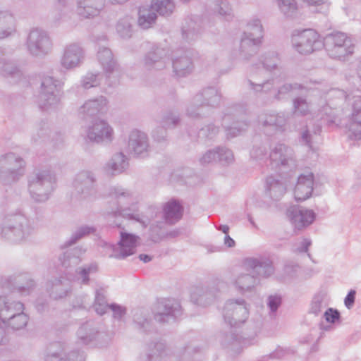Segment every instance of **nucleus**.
I'll return each mask as SVG.
<instances>
[{
  "mask_svg": "<svg viewBox=\"0 0 361 361\" xmlns=\"http://www.w3.org/2000/svg\"><path fill=\"white\" fill-rule=\"evenodd\" d=\"M245 269L236 274L230 283L241 293L251 291L258 283L255 274L268 277L274 273L271 261L268 258H250L245 262Z\"/></svg>",
  "mask_w": 361,
  "mask_h": 361,
  "instance_id": "obj_1",
  "label": "nucleus"
},
{
  "mask_svg": "<svg viewBox=\"0 0 361 361\" xmlns=\"http://www.w3.org/2000/svg\"><path fill=\"white\" fill-rule=\"evenodd\" d=\"M264 30L262 20L257 16H252L247 20L239 46V57L243 61H249L262 44Z\"/></svg>",
  "mask_w": 361,
  "mask_h": 361,
  "instance_id": "obj_2",
  "label": "nucleus"
},
{
  "mask_svg": "<svg viewBox=\"0 0 361 361\" xmlns=\"http://www.w3.org/2000/svg\"><path fill=\"white\" fill-rule=\"evenodd\" d=\"M109 197L116 201L117 207L113 211L115 216H122L135 220L146 226L149 222L141 216L137 209V197L136 195L121 186H113L109 189Z\"/></svg>",
  "mask_w": 361,
  "mask_h": 361,
  "instance_id": "obj_3",
  "label": "nucleus"
},
{
  "mask_svg": "<svg viewBox=\"0 0 361 361\" xmlns=\"http://www.w3.org/2000/svg\"><path fill=\"white\" fill-rule=\"evenodd\" d=\"M34 233L35 227L30 221L20 213L9 214L1 228V236L14 243L26 241Z\"/></svg>",
  "mask_w": 361,
  "mask_h": 361,
  "instance_id": "obj_4",
  "label": "nucleus"
},
{
  "mask_svg": "<svg viewBox=\"0 0 361 361\" xmlns=\"http://www.w3.org/2000/svg\"><path fill=\"white\" fill-rule=\"evenodd\" d=\"M25 161L16 153L1 155L0 182L5 185L18 182L25 174Z\"/></svg>",
  "mask_w": 361,
  "mask_h": 361,
  "instance_id": "obj_5",
  "label": "nucleus"
},
{
  "mask_svg": "<svg viewBox=\"0 0 361 361\" xmlns=\"http://www.w3.org/2000/svg\"><path fill=\"white\" fill-rule=\"evenodd\" d=\"M55 187V175L49 170L38 171L29 180V192L31 197L37 202L47 201Z\"/></svg>",
  "mask_w": 361,
  "mask_h": 361,
  "instance_id": "obj_6",
  "label": "nucleus"
},
{
  "mask_svg": "<svg viewBox=\"0 0 361 361\" xmlns=\"http://www.w3.org/2000/svg\"><path fill=\"white\" fill-rule=\"evenodd\" d=\"M63 82L51 76H44L41 82V90L39 94V106L45 111L56 108L63 94Z\"/></svg>",
  "mask_w": 361,
  "mask_h": 361,
  "instance_id": "obj_7",
  "label": "nucleus"
},
{
  "mask_svg": "<svg viewBox=\"0 0 361 361\" xmlns=\"http://www.w3.org/2000/svg\"><path fill=\"white\" fill-rule=\"evenodd\" d=\"M328 101L321 99L318 103L317 117L327 123H334L338 116L340 110L337 106L351 97V93L346 94L338 89H333L327 93Z\"/></svg>",
  "mask_w": 361,
  "mask_h": 361,
  "instance_id": "obj_8",
  "label": "nucleus"
},
{
  "mask_svg": "<svg viewBox=\"0 0 361 361\" xmlns=\"http://www.w3.org/2000/svg\"><path fill=\"white\" fill-rule=\"evenodd\" d=\"M322 41L331 58L342 60L354 52L355 46L352 39L343 32L330 33Z\"/></svg>",
  "mask_w": 361,
  "mask_h": 361,
  "instance_id": "obj_9",
  "label": "nucleus"
},
{
  "mask_svg": "<svg viewBox=\"0 0 361 361\" xmlns=\"http://www.w3.org/2000/svg\"><path fill=\"white\" fill-rule=\"evenodd\" d=\"M25 47L31 56L42 59L51 52L53 42L47 31L34 28L27 37Z\"/></svg>",
  "mask_w": 361,
  "mask_h": 361,
  "instance_id": "obj_10",
  "label": "nucleus"
},
{
  "mask_svg": "<svg viewBox=\"0 0 361 361\" xmlns=\"http://www.w3.org/2000/svg\"><path fill=\"white\" fill-rule=\"evenodd\" d=\"M293 49L300 54H310L324 47L319 34L312 29L295 32L291 37Z\"/></svg>",
  "mask_w": 361,
  "mask_h": 361,
  "instance_id": "obj_11",
  "label": "nucleus"
},
{
  "mask_svg": "<svg viewBox=\"0 0 361 361\" xmlns=\"http://www.w3.org/2000/svg\"><path fill=\"white\" fill-rule=\"evenodd\" d=\"M221 96L214 87L204 89L197 94L187 109V115L196 118L204 114L205 106H216L220 104Z\"/></svg>",
  "mask_w": 361,
  "mask_h": 361,
  "instance_id": "obj_12",
  "label": "nucleus"
},
{
  "mask_svg": "<svg viewBox=\"0 0 361 361\" xmlns=\"http://www.w3.org/2000/svg\"><path fill=\"white\" fill-rule=\"evenodd\" d=\"M97 193V179L93 172L82 171L78 173L72 183L71 195L78 200L94 196Z\"/></svg>",
  "mask_w": 361,
  "mask_h": 361,
  "instance_id": "obj_13",
  "label": "nucleus"
},
{
  "mask_svg": "<svg viewBox=\"0 0 361 361\" xmlns=\"http://www.w3.org/2000/svg\"><path fill=\"white\" fill-rule=\"evenodd\" d=\"M249 310L243 299L228 300L223 309V317L231 326H238L248 318Z\"/></svg>",
  "mask_w": 361,
  "mask_h": 361,
  "instance_id": "obj_14",
  "label": "nucleus"
},
{
  "mask_svg": "<svg viewBox=\"0 0 361 361\" xmlns=\"http://www.w3.org/2000/svg\"><path fill=\"white\" fill-rule=\"evenodd\" d=\"M97 59L105 73L108 85L118 84L122 75V71L114 59L111 50L107 47H100L97 52Z\"/></svg>",
  "mask_w": 361,
  "mask_h": 361,
  "instance_id": "obj_15",
  "label": "nucleus"
},
{
  "mask_svg": "<svg viewBox=\"0 0 361 361\" xmlns=\"http://www.w3.org/2000/svg\"><path fill=\"white\" fill-rule=\"evenodd\" d=\"M269 165L273 169L278 168L293 169L296 161L293 149L283 143H277L273 146L269 154Z\"/></svg>",
  "mask_w": 361,
  "mask_h": 361,
  "instance_id": "obj_16",
  "label": "nucleus"
},
{
  "mask_svg": "<svg viewBox=\"0 0 361 361\" xmlns=\"http://www.w3.org/2000/svg\"><path fill=\"white\" fill-rule=\"evenodd\" d=\"M85 59V51L80 43L71 42L66 44L60 58V66L66 71L79 68Z\"/></svg>",
  "mask_w": 361,
  "mask_h": 361,
  "instance_id": "obj_17",
  "label": "nucleus"
},
{
  "mask_svg": "<svg viewBox=\"0 0 361 361\" xmlns=\"http://www.w3.org/2000/svg\"><path fill=\"white\" fill-rule=\"evenodd\" d=\"M86 137L96 143L111 142L114 137V130L105 120H95L85 130Z\"/></svg>",
  "mask_w": 361,
  "mask_h": 361,
  "instance_id": "obj_18",
  "label": "nucleus"
},
{
  "mask_svg": "<svg viewBox=\"0 0 361 361\" xmlns=\"http://www.w3.org/2000/svg\"><path fill=\"white\" fill-rule=\"evenodd\" d=\"M286 216L295 230L302 231L310 226L316 219L312 209L293 206L286 212Z\"/></svg>",
  "mask_w": 361,
  "mask_h": 361,
  "instance_id": "obj_19",
  "label": "nucleus"
},
{
  "mask_svg": "<svg viewBox=\"0 0 361 361\" xmlns=\"http://www.w3.org/2000/svg\"><path fill=\"white\" fill-rule=\"evenodd\" d=\"M258 68L254 65H251L247 69L248 82L252 90L256 92H266L271 93L273 97L274 86L278 83V80L272 78L271 80H267L260 81L261 79L264 78L266 73L263 69L257 71Z\"/></svg>",
  "mask_w": 361,
  "mask_h": 361,
  "instance_id": "obj_20",
  "label": "nucleus"
},
{
  "mask_svg": "<svg viewBox=\"0 0 361 361\" xmlns=\"http://www.w3.org/2000/svg\"><path fill=\"white\" fill-rule=\"evenodd\" d=\"M128 150L136 157L144 158L148 156L150 145L147 135L140 130H132L128 137Z\"/></svg>",
  "mask_w": 361,
  "mask_h": 361,
  "instance_id": "obj_21",
  "label": "nucleus"
},
{
  "mask_svg": "<svg viewBox=\"0 0 361 361\" xmlns=\"http://www.w3.org/2000/svg\"><path fill=\"white\" fill-rule=\"evenodd\" d=\"M120 241L113 247V252L111 257L116 259H124L133 255L139 245V237L135 234L121 231Z\"/></svg>",
  "mask_w": 361,
  "mask_h": 361,
  "instance_id": "obj_22",
  "label": "nucleus"
},
{
  "mask_svg": "<svg viewBox=\"0 0 361 361\" xmlns=\"http://www.w3.org/2000/svg\"><path fill=\"white\" fill-rule=\"evenodd\" d=\"M180 305L173 300L162 299L155 308L154 319L159 322H168L180 315Z\"/></svg>",
  "mask_w": 361,
  "mask_h": 361,
  "instance_id": "obj_23",
  "label": "nucleus"
},
{
  "mask_svg": "<svg viewBox=\"0 0 361 361\" xmlns=\"http://www.w3.org/2000/svg\"><path fill=\"white\" fill-rule=\"evenodd\" d=\"M45 361H85L82 353L71 351L67 353L60 343L51 345L45 355Z\"/></svg>",
  "mask_w": 361,
  "mask_h": 361,
  "instance_id": "obj_24",
  "label": "nucleus"
},
{
  "mask_svg": "<svg viewBox=\"0 0 361 361\" xmlns=\"http://www.w3.org/2000/svg\"><path fill=\"white\" fill-rule=\"evenodd\" d=\"M287 119L283 114L264 113L259 116V123L267 134L284 130Z\"/></svg>",
  "mask_w": 361,
  "mask_h": 361,
  "instance_id": "obj_25",
  "label": "nucleus"
},
{
  "mask_svg": "<svg viewBox=\"0 0 361 361\" xmlns=\"http://www.w3.org/2000/svg\"><path fill=\"white\" fill-rule=\"evenodd\" d=\"M192 56L193 51L190 49L176 53L173 59V68L178 77H184L192 73L194 68Z\"/></svg>",
  "mask_w": 361,
  "mask_h": 361,
  "instance_id": "obj_26",
  "label": "nucleus"
},
{
  "mask_svg": "<svg viewBox=\"0 0 361 361\" xmlns=\"http://www.w3.org/2000/svg\"><path fill=\"white\" fill-rule=\"evenodd\" d=\"M314 175L306 172L299 176L294 189V197L297 201H304L311 197L313 191Z\"/></svg>",
  "mask_w": 361,
  "mask_h": 361,
  "instance_id": "obj_27",
  "label": "nucleus"
},
{
  "mask_svg": "<svg viewBox=\"0 0 361 361\" xmlns=\"http://www.w3.org/2000/svg\"><path fill=\"white\" fill-rule=\"evenodd\" d=\"M24 312V305L20 302L11 300L7 297H0V319L4 324L17 316V314Z\"/></svg>",
  "mask_w": 361,
  "mask_h": 361,
  "instance_id": "obj_28",
  "label": "nucleus"
},
{
  "mask_svg": "<svg viewBox=\"0 0 361 361\" xmlns=\"http://www.w3.org/2000/svg\"><path fill=\"white\" fill-rule=\"evenodd\" d=\"M104 6V0H77L76 13L82 18L97 16Z\"/></svg>",
  "mask_w": 361,
  "mask_h": 361,
  "instance_id": "obj_29",
  "label": "nucleus"
},
{
  "mask_svg": "<svg viewBox=\"0 0 361 361\" xmlns=\"http://www.w3.org/2000/svg\"><path fill=\"white\" fill-rule=\"evenodd\" d=\"M169 63L168 51L164 49H157L149 53L144 59V66L147 70H161Z\"/></svg>",
  "mask_w": 361,
  "mask_h": 361,
  "instance_id": "obj_30",
  "label": "nucleus"
},
{
  "mask_svg": "<svg viewBox=\"0 0 361 361\" xmlns=\"http://www.w3.org/2000/svg\"><path fill=\"white\" fill-rule=\"evenodd\" d=\"M217 293V289L214 286L195 288L191 293V300L194 303L204 307L216 300Z\"/></svg>",
  "mask_w": 361,
  "mask_h": 361,
  "instance_id": "obj_31",
  "label": "nucleus"
},
{
  "mask_svg": "<svg viewBox=\"0 0 361 361\" xmlns=\"http://www.w3.org/2000/svg\"><path fill=\"white\" fill-rule=\"evenodd\" d=\"M128 159L122 152L114 154L104 164L103 169L106 173L118 175L125 171L128 167Z\"/></svg>",
  "mask_w": 361,
  "mask_h": 361,
  "instance_id": "obj_32",
  "label": "nucleus"
},
{
  "mask_svg": "<svg viewBox=\"0 0 361 361\" xmlns=\"http://www.w3.org/2000/svg\"><path fill=\"white\" fill-rule=\"evenodd\" d=\"M107 99L105 97L99 96L93 99L86 101L79 109V114L85 116H91L103 113L107 108Z\"/></svg>",
  "mask_w": 361,
  "mask_h": 361,
  "instance_id": "obj_33",
  "label": "nucleus"
},
{
  "mask_svg": "<svg viewBox=\"0 0 361 361\" xmlns=\"http://www.w3.org/2000/svg\"><path fill=\"white\" fill-rule=\"evenodd\" d=\"M219 154H225L226 158H221V161L228 162L232 160L233 152L226 147L219 146L206 151L200 158L199 161L202 165L217 162V157Z\"/></svg>",
  "mask_w": 361,
  "mask_h": 361,
  "instance_id": "obj_34",
  "label": "nucleus"
},
{
  "mask_svg": "<svg viewBox=\"0 0 361 361\" xmlns=\"http://www.w3.org/2000/svg\"><path fill=\"white\" fill-rule=\"evenodd\" d=\"M183 209L180 204L171 200L163 206L164 218L166 223L173 224L178 221L183 216Z\"/></svg>",
  "mask_w": 361,
  "mask_h": 361,
  "instance_id": "obj_35",
  "label": "nucleus"
},
{
  "mask_svg": "<svg viewBox=\"0 0 361 361\" xmlns=\"http://www.w3.org/2000/svg\"><path fill=\"white\" fill-rule=\"evenodd\" d=\"M280 59L279 54L274 51H268L263 53L258 62L253 63L251 65L255 66L258 68L257 70L263 69L264 73L268 71L276 70L279 63Z\"/></svg>",
  "mask_w": 361,
  "mask_h": 361,
  "instance_id": "obj_36",
  "label": "nucleus"
},
{
  "mask_svg": "<svg viewBox=\"0 0 361 361\" xmlns=\"http://www.w3.org/2000/svg\"><path fill=\"white\" fill-rule=\"evenodd\" d=\"M286 187L283 182L273 176H269L266 180V194L274 201L281 199L286 193Z\"/></svg>",
  "mask_w": 361,
  "mask_h": 361,
  "instance_id": "obj_37",
  "label": "nucleus"
},
{
  "mask_svg": "<svg viewBox=\"0 0 361 361\" xmlns=\"http://www.w3.org/2000/svg\"><path fill=\"white\" fill-rule=\"evenodd\" d=\"M157 16L152 6H142L138 11L137 25L144 30L152 27L156 23Z\"/></svg>",
  "mask_w": 361,
  "mask_h": 361,
  "instance_id": "obj_38",
  "label": "nucleus"
},
{
  "mask_svg": "<svg viewBox=\"0 0 361 361\" xmlns=\"http://www.w3.org/2000/svg\"><path fill=\"white\" fill-rule=\"evenodd\" d=\"M15 31L14 16L8 11H0V39L9 37Z\"/></svg>",
  "mask_w": 361,
  "mask_h": 361,
  "instance_id": "obj_39",
  "label": "nucleus"
},
{
  "mask_svg": "<svg viewBox=\"0 0 361 361\" xmlns=\"http://www.w3.org/2000/svg\"><path fill=\"white\" fill-rule=\"evenodd\" d=\"M85 252V250L82 247H75L67 250L63 255L59 257V261L63 267L66 268L75 267L82 261V255Z\"/></svg>",
  "mask_w": 361,
  "mask_h": 361,
  "instance_id": "obj_40",
  "label": "nucleus"
},
{
  "mask_svg": "<svg viewBox=\"0 0 361 361\" xmlns=\"http://www.w3.org/2000/svg\"><path fill=\"white\" fill-rule=\"evenodd\" d=\"M50 295L55 299L66 296L70 290V281L64 278L51 281Z\"/></svg>",
  "mask_w": 361,
  "mask_h": 361,
  "instance_id": "obj_41",
  "label": "nucleus"
},
{
  "mask_svg": "<svg viewBox=\"0 0 361 361\" xmlns=\"http://www.w3.org/2000/svg\"><path fill=\"white\" fill-rule=\"evenodd\" d=\"M280 13L286 18H293L298 13L297 0H276Z\"/></svg>",
  "mask_w": 361,
  "mask_h": 361,
  "instance_id": "obj_42",
  "label": "nucleus"
},
{
  "mask_svg": "<svg viewBox=\"0 0 361 361\" xmlns=\"http://www.w3.org/2000/svg\"><path fill=\"white\" fill-rule=\"evenodd\" d=\"M101 336L102 334L91 327L89 324L82 325L78 331V339L84 344H90Z\"/></svg>",
  "mask_w": 361,
  "mask_h": 361,
  "instance_id": "obj_43",
  "label": "nucleus"
},
{
  "mask_svg": "<svg viewBox=\"0 0 361 361\" xmlns=\"http://www.w3.org/2000/svg\"><path fill=\"white\" fill-rule=\"evenodd\" d=\"M167 353L164 343L158 342L149 345L147 354V361H163Z\"/></svg>",
  "mask_w": 361,
  "mask_h": 361,
  "instance_id": "obj_44",
  "label": "nucleus"
},
{
  "mask_svg": "<svg viewBox=\"0 0 361 361\" xmlns=\"http://www.w3.org/2000/svg\"><path fill=\"white\" fill-rule=\"evenodd\" d=\"M326 299V293L319 292L317 293L312 298L310 306L309 312L313 314L315 316H318L327 305Z\"/></svg>",
  "mask_w": 361,
  "mask_h": 361,
  "instance_id": "obj_45",
  "label": "nucleus"
},
{
  "mask_svg": "<svg viewBox=\"0 0 361 361\" xmlns=\"http://www.w3.org/2000/svg\"><path fill=\"white\" fill-rule=\"evenodd\" d=\"M103 75L99 73L88 72L80 80V85L85 90L100 85Z\"/></svg>",
  "mask_w": 361,
  "mask_h": 361,
  "instance_id": "obj_46",
  "label": "nucleus"
},
{
  "mask_svg": "<svg viewBox=\"0 0 361 361\" xmlns=\"http://www.w3.org/2000/svg\"><path fill=\"white\" fill-rule=\"evenodd\" d=\"M151 6L155 11L161 16L170 15L174 9V4L172 0H153Z\"/></svg>",
  "mask_w": 361,
  "mask_h": 361,
  "instance_id": "obj_47",
  "label": "nucleus"
},
{
  "mask_svg": "<svg viewBox=\"0 0 361 361\" xmlns=\"http://www.w3.org/2000/svg\"><path fill=\"white\" fill-rule=\"evenodd\" d=\"M293 109L295 114L305 116L309 114H315L316 110L306 99L298 97L293 100Z\"/></svg>",
  "mask_w": 361,
  "mask_h": 361,
  "instance_id": "obj_48",
  "label": "nucleus"
},
{
  "mask_svg": "<svg viewBox=\"0 0 361 361\" xmlns=\"http://www.w3.org/2000/svg\"><path fill=\"white\" fill-rule=\"evenodd\" d=\"M213 9L226 20H230L233 17L232 8L227 0L215 1Z\"/></svg>",
  "mask_w": 361,
  "mask_h": 361,
  "instance_id": "obj_49",
  "label": "nucleus"
},
{
  "mask_svg": "<svg viewBox=\"0 0 361 361\" xmlns=\"http://www.w3.org/2000/svg\"><path fill=\"white\" fill-rule=\"evenodd\" d=\"M199 33V29L195 21L186 20L182 26V36L186 41L195 39Z\"/></svg>",
  "mask_w": 361,
  "mask_h": 361,
  "instance_id": "obj_50",
  "label": "nucleus"
},
{
  "mask_svg": "<svg viewBox=\"0 0 361 361\" xmlns=\"http://www.w3.org/2000/svg\"><path fill=\"white\" fill-rule=\"evenodd\" d=\"M116 32L121 38H130L133 33L130 18L125 17L120 19L116 24Z\"/></svg>",
  "mask_w": 361,
  "mask_h": 361,
  "instance_id": "obj_51",
  "label": "nucleus"
},
{
  "mask_svg": "<svg viewBox=\"0 0 361 361\" xmlns=\"http://www.w3.org/2000/svg\"><path fill=\"white\" fill-rule=\"evenodd\" d=\"M94 228L93 227L82 226L78 228L71 236L70 239L66 243V246H71L75 243L80 238L93 233Z\"/></svg>",
  "mask_w": 361,
  "mask_h": 361,
  "instance_id": "obj_52",
  "label": "nucleus"
},
{
  "mask_svg": "<svg viewBox=\"0 0 361 361\" xmlns=\"http://www.w3.org/2000/svg\"><path fill=\"white\" fill-rule=\"evenodd\" d=\"M94 228L93 227L82 226L78 228L71 236L70 239L66 243V246H71L75 243L80 238L93 233Z\"/></svg>",
  "mask_w": 361,
  "mask_h": 361,
  "instance_id": "obj_53",
  "label": "nucleus"
},
{
  "mask_svg": "<svg viewBox=\"0 0 361 361\" xmlns=\"http://www.w3.org/2000/svg\"><path fill=\"white\" fill-rule=\"evenodd\" d=\"M28 322V317L24 312L17 314L13 318L4 324V326H10L14 330H18L24 328Z\"/></svg>",
  "mask_w": 361,
  "mask_h": 361,
  "instance_id": "obj_54",
  "label": "nucleus"
},
{
  "mask_svg": "<svg viewBox=\"0 0 361 361\" xmlns=\"http://www.w3.org/2000/svg\"><path fill=\"white\" fill-rule=\"evenodd\" d=\"M302 86L298 84H288L286 83L280 86L276 91H274L273 94V98L276 99H283L289 92L301 89Z\"/></svg>",
  "mask_w": 361,
  "mask_h": 361,
  "instance_id": "obj_55",
  "label": "nucleus"
},
{
  "mask_svg": "<svg viewBox=\"0 0 361 361\" xmlns=\"http://www.w3.org/2000/svg\"><path fill=\"white\" fill-rule=\"evenodd\" d=\"M97 265L94 263L85 266L78 271V280L82 283L87 284L89 281V275L97 272Z\"/></svg>",
  "mask_w": 361,
  "mask_h": 361,
  "instance_id": "obj_56",
  "label": "nucleus"
},
{
  "mask_svg": "<svg viewBox=\"0 0 361 361\" xmlns=\"http://www.w3.org/2000/svg\"><path fill=\"white\" fill-rule=\"evenodd\" d=\"M346 128L348 129V137L350 140H361V123L351 122L348 121Z\"/></svg>",
  "mask_w": 361,
  "mask_h": 361,
  "instance_id": "obj_57",
  "label": "nucleus"
},
{
  "mask_svg": "<svg viewBox=\"0 0 361 361\" xmlns=\"http://www.w3.org/2000/svg\"><path fill=\"white\" fill-rule=\"evenodd\" d=\"M247 124L245 122L234 123L232 126L226 127V136L228 138L234 137L247 129Z\"/></svg>",
  "mask_w": 361,
  "mask_h": 361,
  "instance_id": "obj_58",
  "label": "nucleus"
},
{
  "mask_svg": "<svg viewBox=\"0 0 361 361\" xmlns=\"http://www.w3.org/2000/svg\"><path fill=\"white\" fill-rule=\"evenodd\" d=\"M352 97H357L358 99L353 103L352 114L349 118V121L361 123V99L360 95L353 96Z\"/></svg>",
  "mask_w": 361,
  "mask_h": 361,
  "instance_id": "obj_59",
  "label": "nucleus"
},
{
  "mask_svg": "<svg viewBox=\"0 0 361 361\" xmlns=\"http://www.w3.org/2000/svg\"><path fill=\"white\" fill-rule=\"evenodd\" d=\"M250 156L256 160H265L269 161V156H267V147L264 145L255 146L250 152Z\"/></svg>",
  "mask_w": 361,
  "mask_h": 361,
  "instance_id": "obj_60",
  "label": "nucleus"
},
{
  "mask_svg": "<svg viewBox=\"0 0 361 361\" xmlns=\"http://www.w3.org/2000/svg\"><path fill=\"white\" fill-rule=\"evenodd\" d=\"M218 133L219 128L212 124H209L200 129L199 132V137L212 140L217 135Z\"/></svg>",
  "mask_w": 361,
  "mask_h": 361,
  "instance_id": "obj_61",
  "label": "nucleus"
},
{
  "mask_svg": "<svg viewBox=\"0 0 361 361\" xmlns=\"http://www.w3.org/2000/svg\"><path fill=\"white\" fill-rule=\"evenodd\" d=\"M312 242L310 239L303 238L294 245V251L297 252H306Z\"/></svg>",
  "mask_w": 361,
  "mask_h": 361,
  "instance_id": "obj_62",
  "label": "nucleus"
},
{
  "mask_svg": "<svg viewBox=\"0 0 361 361\" xmlns=\"http://www.w3.org/2000/svg\"><path fill=\"white\" fill-rule=\"evenodd\" d=\"M324 317L327 322L334 324L338 320L340 314L338 310L329 308L324 312Z\"/></svg>",
  "mask_w": 361,
  "mask_h": 361,
  "instance_id": "obj_63",
  "label": "nucleus"
},
{
  "mask_svg": "<svg viewBox=\"0 0 361 361\" xmlns=\"http://www.w3.org/2000/svg\"><path fill=\"white\" fill-rule=\"evenodd\" d=\"M281 303V298L279 295H270L268 298V306L271 312L277 310Z\"/></svg>",
  "mask_w": 361,
  "mask_h": 361,
  "instance_id": "obj_64",
  "label": "nucleus"
}]
</instances>
